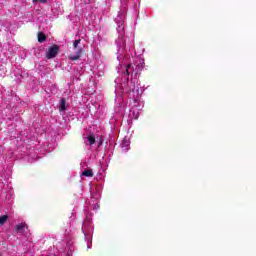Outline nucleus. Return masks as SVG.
Returning <instances> with one entry per match:
<instances>
[{
	"instance_id": "1a4fd4ad",
	"label": "nucleus",
	"mask_w": 256,
	"mask_h": 256,
	"mask_svg": "<svg viewBox=\"0 0 256 256\" xmlns=\"http://www.w3.org/2000/svg\"><path fill=\"white\" fill-rule=\"evenodd\" d=\"M57 53H59V46L53 45L48 49L46 57L47 59H53L54 57H57Z\"/></svg>"
},
{
	"instance_id": "f8f14e48",
	"label": "nucleus",
	"mask_w": 256,
	"mask_h": 256,
	"mask_svg": "<svg viewBox=\"0 0 256 256\" xmlns=\"http://www.w3.org/2000/svg\"><path fill=\"white\" fill-rule=\"evenodd\" d=\"M65 103H66L65 98H61L60 102H59V111L61 113H63L67 109L66 106H65Z\"/></svg>"
},
{
	"instance_id": "7ed1b4c3",
	"label": "nucleus",
	"mask_w": 256,
	"mask_h": 256,
	"mask_svg": "<svg viewBox=\"0 0 256 256\" xmlns=\"http://www.w3.org/2000/svg\"><path fill=\"white\" fill-rule=\"evenodd\" d=\"M103 191V184H90L91 200L86 201L84 209L85 219L82 223V233L84 235L85 242L87 243V249H91L93 243V214L91 210L97 211L99 209V200L101 199V193Z\"/></svg>"
},
{
	"instance_id": "9d476101",
	"label": "nucleus",
	"mask_w": 256,
	"mask_h": 256,
	"mask_svg": "<svg viewBox=\"0 0 256 256\" xmlns=\"http://www.w3.org/2000/svg\"><path fill=\"white\" fill-rule=\"evenodd\" d=\"M84 143L88 147H91V145H95V135L90 134V135L84 137Z\"/></svg>"
},
{
	"instance_id": "2eb2a0df",
	"label": "nucleus",
	"mask_w": 256,
	"mask_h": 256,
	"mask_svg": "<svg viewBox=\"0 0 256 256\" xmlns=\"http://www.w3.org/2000/svg\"><path fill=\"white\" fill-rule=\"evenodd\" d=\"M7 219H9V216L3 215L0 217V225H5L7 223Z\"/></svg>"
},
{
	"instance_id": "9b49d317",
	"label": "nucleus",
	"mask_w": 256,
	"mask_h": 256,
	"mask_svg": "<svg viewBox=\"0 0 256 256\" xmlns=\"http://www.w3.org/2000/svg\"><path fill=\"white\" fill-rule=\"evenodd\" d=\"M13 109H11V105H7L6 108L2 110V115H5L7 117V114L9 117H13Z\"/></svg>"
},
{
	"instance_id": "0eeeda50",
	"label": "nucleus",
	"mask_w": 256,
	"mask_h": 256,
	"mask_svg": "<svg viewBox=\"0 0 256 256\" xmlns=\"http://www.w3.org/2000/svg\"><path fill=\"white\" fill-rule=\"evenodd\" d=\"M16 233H18V235H24V237H28L29 227L26 223H20L16 225Z\"/></svg>"
},
{
	"instance_id": "f03ea898",
	"label": "nucleus",
	"mask_w": 256,
	"mask_h": 256,
	"mask_svg": "<svg viewBox=\"0 0 256 256\" xmlns=\"http://www.w3.org/2000/svg\"><path fill=\"white\" fill-rule=\"evenodd\" d=\"M129 53L132 57L133 63L122 62L126 75L131 77L130 85L129 78L124 80V91H131L132 93L129 98V117L131 119H139V112L143 109V102H141L143 90L139 89V75H141V71H143L145 67V58H143V54H139L137 56V52H135L133 46L129 48Z\"/></svg>"
},
{
	"instance_id": "20e7f679",
	"label": "nucleus",
	"mask_w": 256,
	"mask_h": 256,
	"mask_svg": "<svg viewBox=\"0 0 256 256\" xmlns=\"http://www.w3.org/2000/svg\"><path fill=\"white\" fill-rule=\"evenodd\" d=\"M15 139L18 143V147H25V157H27L30 163H33V161H37V159L40 158V153H45L49 151L48 146L45 144H41V140H39V138H36L35 136L29 134L28 129L20 131Z\"/></svg>"
},
{
	"instance_id": "f3484780",
	"label": "nucleus",
	"mask_w": 256,
	"mask_h": 256,
	"mask_svg": "<svg viewBox=\"0 0 256 256\" xmlns=\"http://www.w3.org/2000/svg\"><path fill=\"white\" fill-rule=\"evenodd\" d=\"M4 119H7L8 121H11V117H8V118H4Z\"/></svg>"
},
{
	"instance_id": "39448f33",
	"label": "nucleus",
	"mask_w": 256,
	"mask_h": 256,
	"mask_svg": "<svg viewBox=\"0 0 256 256\" xmlns=\"http://www.w3.org/2000/svg\"><path fill=\"white\" fill-rule=\"evenodd\" d=\"M57 253L46 252L44 256H70L75 251V241L71 236H67L62 242L56 244Z\"/></svg>"
},
{
	"instance_id": "dca6fc26",
	"label": "nucleus",
	"mask_w": 256,
	"mask_h": 256,
	"mask_svg": "<svg viewBox=\"0 0 256 256\" xmlns=\"http://www.w3.org/2000/svg\"><path fill=\"white\" fill-rule=\"evenodd\" d=\"M86 5H89V3H93L95 0H82Z\"/></svg>"
},
{
	"instance_id": "423d86ee",
	"label": "nucleus",
	"mask_w": 256,
	"mask_h": 256,
	"mask_svg": "<svg viewBox=\"0 0 256 256\" xmlns=\"http://www.w3.org/2000/svg\"><path fill=\"white\" fill-rule=\"evenodd\" d=\"M81 43V40H75L73 42V49L74 53L69 55L70 61H78V59H81V53H83V47L79 46Z\"/></svg>"
},
{
	"instance_id": "f257e3e1",
	"label": "nucleus",
	"mask_w": 256,
	"mask_h": 256,
	"mask_svg": "<svg viewBox=\"0 0 256 256\" xmlns=\"http://www.w3.org/2000/svg\"><path fill=\"white\" fill-rule=\"evenodd\" d=\"M127 19V10H119L115 23L117 25L116 31L118 33V38L116 39V47H117V60L119 61L118 73L121 77H118L115 80L116 88H115V113L117 118L123 117L125 115V109H127V103H129V99L131 98L132 92L125 91V81L128 78V83L131 85V76L127 75V71L125 70L124 63H133V56H131V52L129 49L125 48V21ZM123 95H128L129 99L125 102V97Z\"/></svg>"
},
{
	"instance_id": "6e6552de",
	"label": "nucleus",
	"mask_w": 256,
	"mask_h": 256,
	"mask_svg": "<svg viewBox=\"0 0 256 256\" xmlns=\"http://www.w3.org/2000/svg\"><path fill=\"white\" fill-rule=\"evenodd\" d=\"M120 149L122 153H127L129 149H131V139L127 136L123 138V140L120 143Z\"/></svg>"
},
{
	"instance_id": "4468645a",
	"label": "nucleus",
	"mask_w": 256,
	"mask_h": 256,
	"mask_svg": "<svg viewBox=\"0 0 256 256\" xmlns=\"http://www.w3.org/2000/svg\"><path fill=\"white\" fill-rule=\"evenodd\" d=\"M46 39H47V37L45 36V34H43V33H39L38 34V41H39V43L45 42Z\"/></svg>"
},
{
	"instance_id": "ddd939ff",
	"label": "nucleus",
	"mask_w": 256,
	"mask_h": 256,
	"mask_svg": "<svg viewBox=\"0 0 256 256\" xmlns=\"http://www.w3.org/2000/svg\"><path fill=\"white\" fill-rule=\"evenodd\" d=\"M82 175H84V177H93V170L91 169L84 170Z\"/></svg>"
}]
</instances>
